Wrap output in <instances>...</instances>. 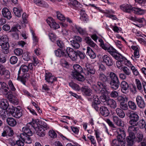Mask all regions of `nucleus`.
<instances>
[{
    "mask_svg": "<svg viewBox=\"0 0 146 146\" xmlns=\"http://www.w3.org/2000/svg\"><path fill=\"white\" fill-rule=\"evenodd\" d=\"M126 115L130 119L129 122V124L131 125L129 127V135L127 137L126 140L127 142L131 145L134 143L135 138V133L139 129V127L135 126L138 125L139 116L136 112L131 110L128 111L126 113Z\"/></svg>",
    "mask_w": 146,
    "mask_h": 146,
    "instance_id": "nucleus-1",
    "label": "nucleus"
},
{
    "mask_svg": "<svg viewBox=\"0 0 146 146\" xmlns=\"http://www.w3.org/2000/svg\"><path fill=\"white\" fill-rule=\"evenodd\" d=\"M120 8L123 11L128 13L134 11V12L136 14L142 15L144 12V11L141 8L136 7L132 8L131 5L128 4L122 5L121 6Z\"/></svg>",
    "mask_w": 146,
    "mask_h": 146,
    "instance_id": "nucleus-2",
    "label": "nucleus"
},
{
    "mask_svg": "<svg viewBox=\"0 0 146 146\" xmlns=\"http://www.w3.org/2000/svg\"><path fill=\"white\" fill-rule=\"evenodd\" d=\"M7 36L5 35H3L0 38V46H1L3 51L5 54L9 52V46Z\"/></svg>",
    "mask_w": 146,
    "mask_h": 146,
    "instance_id": "nucleus-3",
    "label": "nucleus"
},
{
    "mask_svg": "<svg viewBox=\"0 0 146 146\" xmlns=\"http://www.w3.org/2000/svg\"><path fill=\"white\" fill-rule=\"evenodd\" d=\"M110 80L108 77L102 73H101L99 75V81L97 82V84L99 87L102 89H105L106 88V84L105 82L110 81Z\"/></svg>",
    "mask_w": 146,
    "mask_h": 146,
    "instance_id": "nucleus-4",
    "label": "nucleus"
},
{
    "mask_svg": "<svg viewBox=\"0 0 146 146\" xmlns=\"http://www.w3.org/2000/svg\"><path fill=\"white\" fill-rule=\"evenodd\" d=\"M35 124L32 122L28 123L26 126L22 128L23 133L27 134V135L29 136L32 135L33 134L32 130L33 129L35 128Z\"/></svg>",
    "mask_w": 146,
    "mask_h": 146,
    "instance_id": "nucleus-5",
    "label": "nucleus"
},
{
    "mask_svg": "<svg viewBox=\"0 0 146 146\" xmlns=\"http://www.w3.org/2000/svg\"><path fill=\"white\" fill-rule=\"evenodd\" d=\"M82 38L78 36H74L73 39L70 41L72 46L76 49H78L80 47V43L82 41Z\"/></svg>",
    "mask_w": 146,
    "mask_h": 146,
    "instance_id": "nucleus-6",
    "label": "nucleus"
},
{
    "mask_svg": "<svg viewBox=\"0 0 146 146\" xmlns=\"http://www.w3.org/2000/svg\"><path fill=\"white\" fill-rule=\"evenodd\" d=\"M118 135L117 136V139H119L121 141H125V133L123 129L122 128H119L117 131Z\"/></svg>",
    "mask_w": 146,
    "mask_h": 146,
    "instance_id": "nucleus-7",
    "label": "nucleus"
},
{
    "mask_svg": "<svg viewBox=\"0 0 146 146\" xmlns=\"http://www.w3.org/2000/svg\"><path fill=\"white\" fill-rule=\"evenodd\" d=\"M136 102L138 107L141 109H144L146 106V104L143 99L141 96H137L136 97Z\"/></svg>",
    "mask_w": 146,
    "mask_h": 146,
    "instance_id": "nucleus-8",
    "label": "nucleus"
},
{
    "mask_svg": "<svg viewBox=\"0 0 146 146\" xmlns=\"http://www.w3.org/2000/svg\"><path fill=\"white\" fill-rule=\"evenodd\" d=\"M102 62L108 66H112L113 64V60L111 58L104 55L102 57Z\"/></svg>",
    "mask_w": 146,
    "mask_h": 146,
    "instance_id": "nucleus-9",
    "label": "nucleus"
},
{
    "mask_svg": "<svg viewBox=\"0 0 146 146\" xmlns=\"http://www.w3.org/2000/svg\"><path fill=\"white\" fill-rule=\"evenodd\" d=\"M8 90L9 88L6 84L4 82H0V90L1 91L3 94L5 96L7 95L9 92Z\"/></svg>",
    "mask_w": 146,
    "mask_h": 146,
    "instance_id": "nucleus-10",
    "label": "nucleus"
},
{
    "mask_svg": "<svg viewBox=\"0 0 146 146\" xmlns=\"http://www.w3.org/2000/svg\"><path fill=\"white\" fill-rule=\"evenodd\" d=\"M0 74L1 76L3 75L7 78H9L10 76V72L1 64H0Z\"/></svg>",
    "mask_w": 146,
    "mask_h": 146,
    "instance_id": "nucleus-11",
    "label": "nucleus"
},
{
    "mask_svg": "<svg viewBox=\"0 0 146 146\" xmlns=\"http://www.w3.org/2000/svg\"><path fill=\"white\" fill-rule=\"evenodd\" d=\"M2 13L3 17L8 20L10 19L12 17V15L10 11L6 7L2 9Z\"/></svg>",
    "mask_w": 146,
    "mask_h": 146,
    "instance_id": "nucleus-12",
    "label": "nucleus"
},
{
    "mask_svg": "<svg viewBox=\"0 0 146 146\" xmlns=\"http://www.w3.org/2000/svg\"><path fill=\"white\" fill-rule=\"evenodd\" d=\"M45 79L49 83L52 84L54 81L57 80L56 78L53 76L50 72L46 73L45 74Z\"/></svg>",
    "mask_w": 146,
    "mask_h": 146,
    "instance_id": "nucleus-13",
    "label": "nucleus"
},
{
    "mask_svg": "<svg viewBox=\"0 0 146 146\" xmlns=\"http://www.w3.org/2000/svg\"><path fill=\"white\" fill-rule=\"evenodd\" d=\"M17 79L20 80L23 84L25 85L26 80L28 78L29 76V74L27 73H24L21 74V73L18 74Z\"/></svg>",
    "mask_w": 146,
    "mask_h": 146,
    "instance_id": "nucleus-14",
    "label": "nucleus"
},
{
    "mask_svg": "<svg viewBox=\"0 0 146 146\" xmlns=\"http://www.w3.org/2000/svg\"><path fill=\"white\" fill-rule=\"evenodd\" d=\"M74 70L72 72V75H75L76 74H79L83 72L82 68L78 64H75L73 66Z\"/></svg>",
    "mask_w": 146,
    "mask_h": 146,
    "instance_id": "nucleus-15",
    "label": "nucleus"
},
{
    "mask_svg": "<svg viewBox=\"0 0 146 146\" xmlns=\"http://www.w3.org/2000/svg\"><path fill=\"white\" fill-rule=\"evenodd\" d=\"M30 136L27 135V134L22 133L20 134V139L24 142L28 144H30L32 141L30 137Z\"/></svg>",
    "mask_w": 146,
    "mask_h": 146,
    "instance_id": "nucleus-16",
    "label": "nucleus"
},
{
    "mask_svg": "<svg viewBox=\"0 0 146 146\" xmlns=\"http://www.w3.org/2000/svg\"><path fill=\"white\" fill-rule=\"evenodd\" d=\"M22 111L23 110L20 106L15 108V110L12 114V116L17 118H19L23 115Z\"/></svg>",
    "mask_w": 146,
    "mask_h": 146,
    "instance_id": "nucleus-17",
    "label": "nucleus"
},
{
    "mask_svg": "<svg viewBox=\"0 0 146 146\" xmlns=\"http://www.w3.org/2000/svg\"><path fill=\"white\" fill-rule=\"evenodd\" d=\"M85 70H86L88 74L89 73L92 74H94L95 72V69L93 66L90 64L87 63L85 64Z\"/></svg>",
    "mask_w": 146,
    "mask_h": 146,
    "instance_id": "nucleus-18",
    "label": "nucleus"
},
{
    "mask_svg": "<svg viewBox=\"0 0 146 146\" xmlns=\"http://www.w3.org/2000/svg\"><path fill=\"white\" fill-rule=\"evenodd\" d=\"M121 90L123 93L126 94L128 92L129 86L128 83L124 81H122L121 84Z\"/></svg>",
    "mask_w": 146,
    "mask_h": 146,
    "instance_id": "nucleus-19",
    "label": "nucleus"
},
{
    "mask_svg": "<svg viewBox=\"0 0 146 146\" xmlns=\"http://www.w3.org/2000/svg\"><path fill=\"white\" fill-rule=\"evenodd\" d=\"M81 90L84 94L86 96H90L92 94V90L88 86H83Z\"/></svg>",
    "mask_w": 146,
    "mask_h": 146,
    "instance_id": "nucleus-20",
    "label": "nucleus"
},
{
    "mask_svg": "<svg viewBox=\"0 0 146 146\" xmlns=\"http://www.w3.org/2000/svg\"><path fill=\"white\" fill-rule=\"evenodd\" d=\"M9 104L6 100H0V108L4 110H7L9 107Z\"/></svg>",
    "mask_w": 146,
    "mask_h": 146,
    "instance_id": "nucleus-21",
    "label": "nucleus"
},
{
    "mask_svg": "<svg viewBox=\"0 0 146 146\" xmlns=\"http://www.w3.org/2000/svg\"><path fill=\"white\" fill-rule=\"evenodd\" d=\"M101 114L104 117L108 116L110 114L109 111L107 108L104 106H102L100 109Z\"/></svg>",
    "mask_w": 146,
    "mask_h": 146,
    "instance_id": "nucleus-22",
    "label": "nucleus"
},
{
    "mask_svg": "<svg viewBox=\"0 0 146 146\" xmlns=\"http://www.w3.org/2000/svg\"><path fill=\"white\" fill-rule=\"evenodd\" d=\"M55 55L59 57H63L65 56L68 57L66 56V54L61 49L59 48L56 50L54 51Z\"/></svg>",
    "mask_w": 146,
    "mask_h": 146,
    "instance_id": "nucleus-23",
    "label": "nucleus"
},
{
    "mask_svg": "<svg viewBox=\"0 0 146 146\" xmlns=\"http://www.w3.org/2000/svg\"><path fill=\"white\" fill-rule=\"evenodd\" d=\"M106 105L108 106L111 108L112 109H115L117 107L116 102L113 99H109L107 102Z\"/></svg>",
    "mask_w": 146,
    "mask_h": 146,
    "instance_id": "nucleus-24",
    "label": "nucleus"
},
{
    "mask_svg": "<svg viewBox=\"0 0 146 146\" xmlns=\"http://www.w3.org/2000/svg\"><path fill=\"white\" fill-rule=\"evenodd\" d=\"M86 49V54L91 58L94 59L96 57V54L90 47L89 46L87 47Z\"/></svg>",
    "mask_w": 146,
    "mask_h": 146,
    "instance_id": "nucleus-25",
    "label": "nucleus"
},
{
    "mask_svg": "<svg viewBox=\"0 0 146 146\" xmlns=\"http://www.w3.org/2000/svg\"><path fill=\"white\" fill-rule=\"evenodd\" d=\"M13 12L16 16L20 17H21V13H23V10L20 7H15L13 9Z\"/></svg>",
    "mask_w": 146,
    "mask_h": 146,
    "instance_id": "nucleus-26",
    "label": "nucleus"
},
{
    "mask_svg": "<svg viewBox=\"0 0 146 146\" xmlns=\"http://www.w3.org/2000/svg\"><path fill=\"white\" fill-rule=\"evenodd\" d=\"M70 4L71 6L75 7L76 9H80L82 7V5L76 0H71L70 1Z\"/></svg>",
    "mask_w": 146,
    "mask_h": 146,
    "instance_id": "nucleus-27",
    "label": "nucleus"
},
{
    "mask_svg": "<svg viewBox=\"0 0 146 146\" xmlns=\"http://www.w3.org/2000/svg\"><path fill=\"white\" fill-rule=\"evenodd\" d=\"M34 3L37 5L43 7H46L48 5L44 1L41 0H33Z\"/></svg>",
    "mask_w": 146,
    "mask_h": 146,
    "instance_id": "nucleus-28",
    "label": "nucleus"
},
{
    "mask_svg": "<svg viewBox=\"0 0 146 146\" xmlns=\"http://www.w3.org/2000/svg\"><path fill=\"white\" fill-rule=\"evenodd\" d=\"M7 122L8 124L10 126L14 127L17 124V122L13 118L9 117L7 119Z\"/></svg>",
    "mask_w": 146,
    "mask_h": 146,
    "instance_id": "nucleus-29",
    "label": "nucleus"
},
{
    "mask_svg": "<svg viewBox=\"0 0 146 146\" xmlns=\"http://www.w3.org/2000/svg\"><path fill=\"white\" fill-rule=\"evenodd\" d=\"M119 81L115 82H110V85L111 88L114 90L117 89L119 86Z\"/></svg>",
    "mask_w": 146,
    "mask_h": 146,
    "instance_id": "nucleus-30",
    "label": "nucleus"
},
{
    "mask_svg": "<svg viewBox=\"0 0 146 146\" xmlns=\"http://www.w3.org/2000/svg\"><path fill=\"white\" fill-rule=\"evenodd\" d=\"M29 67L27 65L24 64H22L20 67L18 71L19 74H21V71L22 70L23 73H27L29 71Z\"/></svg>",
    "mask_w": 146,
    "mask_h": 146,
    "instance_id": "nucleus-31",
    "label": "nucleus"
},
{
    "mask_svg": "<svg viewBox=\"0 0 146 146\" xmlns=\"http://www.w3.org/2000/svg\"><path fill=\"white\" fill-rule=\"evenodd\" d=\"M124 141H121L119 139H115L112 140L111 143V146H120V145L124 143Z\"/></svg>",
    "mask_w": 146,
    "mask_h": 146,
    "instance_id": "nucleus-32",
    "label": "nucleus"
},
{
    "mask_svg": "<svg viewBox=\"0 0 146 146\" xmlns=\"http://www.w3.org/2000/svg\"><path fill=\"white\" fill-rule=\"evenodd\" d=\"M109 76L110 79V82L119 81L118 78L116 75L113 72H110Z\"/></svg>",
    "mask_w": 146,
    "mask_h": 146,
    "instance_id": "nucleus-33",
    "label": "nucleus"
},
{
    "mask_svg": "<svg viewBox=\"0 0 146 146\" xmlns=\"http://www.w3.org/2000/svg\"><path fill=\"white\" fill-rule=\"evenodd\" d=\"M75 79L79 81H83L84 80L85 78L83 75L81 73L79 74H76L75 75H72Z\"/></svg>",
    "mask_w": 146,
    "mask_h": 146,
    "instance_id": "nucleus-34",
    "label": "nucleus"
},
{
    "mask_svg": "<svg viewBox=\"0 0 146 146\" xmlns=\"http://www.w3.org/2000/svg\"><path fill=\"white\" fill-rule=\"evenodd\" d=\"M80 10L81 15V19L84 22H87L88 20L87 15L85 13V11L83 9H81Z\"/></svg>",
    "mask_w": 146,
    "mask_h": 146,
    "instance_id": "nucleus-35",
    "label": "nucleus"
},
{
    "mask_svg": "<svg viewBox=\"0 0 146 146\" xmlns=\"http://www.w3.org/2000/svg\"><path fill=\"white\" fill-rule=\"evenodd\" d=\"M107 51L113 57L117 53V50L111 46L108 47Z\"/></svg>",
    "mask_w": 146,
    "mask_h": 146,
    "instance_id": "nucleus-36",
    "label": "nucleus"
},
{
    "mask_svg": "<svg viewBox=\"0 0 146 146\" xmlns=\"http://www.w3.org/2000/svg\"><path fill=\"white\" fill-rule=\"evenodd\" d=\"M115 59L118 60V61H123L124 60H126V58L122 56L121 54L119 53L118 52L113 57Z\"/></svg>",
    "mask_w": 146,
    "mask_h": 146,
    "instance_id": "nucleus-37",
    "label": "nucleus"
},
{
    "mask_svg": "<svg viewBox=\"0 0 146 146\" xmlns=\"http://www.w3.org/2000/svg\"><path fill=\"white\" fill-rule=\"evenodd\" d=\"M116 112L117 115L120 117L123 118L125 116L124 112L121 109L117 108L116 109Z\"/></svg>",
    "mask_w": 146,
    "mask_h": 146,
    "instance_id": "nucleus-38",
    "label": "nucleus"
},
{
    "mask_svg": "<svg viewBox=\"0 0 146 146\" xmlns=\"http://www.w3.org/2000/svg\"><path fill=\"white\" fill-rule=\"evenodd\" d=\"M86 43L92 47H94L96 46V44L89 37H87L85 38Z\"/></svg>",
    "mask_w": 146,
    "mask_h": 146,
    "instance_id": "nucleus-39",
    "label": "nucleus"
},
{
    "mask_svg": "<svg viewBox=\"0 0 146 146\" xmlns=\"http://www.w3.org/2000/svg\"><path fill=\"white\" fill-rule=\"evenodd\" d=\"M129 107L132 110L135 111L137 109V106L136 104L133 102L129 101L128 102Z\"/></svg>",
    "mask_w": 146,
    "mask_h": 146,
    "instance_id": "nucleus-40",
    "label": "nucleus"
},
{
    "mask_svg": "<svg viewBox=\"0 0 146 146\" xmlns=\"http://www.w3.org/2000/svg\"><path fill=\"white\" fill-rule=\"evenodd\" d=\"M73 60H76L78 58V51L75 52L74 51L70 53L69 56Z\"/></svg>",
    "mask_w": 146,
    "mask_h": 146,
    "instance_id": "nucleus-41",
    "label": "nucleus"
},
{
    "mask_svg": "<svg viewBox=\"0 0 146 146\" xmlns=\"http://www.w3.org/2000/svg\"><path fill=\"white\" fill-rule=\"evenodd\" d=\"M101 103H92V106L96 111H98L100 110V108L102 107L100 105Z\"/></svg>",
    "mask_w": 146,
    "mask_h": 146,
    "instance_id": "nucleus-42",
    "label": "nucleus"
},
{
    "mask_svg": "<svg viewBox=\"0 0 146 146\" xmlns=\"http://www.w3.org/2000/svg\"><path fill=\"white\" fill-rule=\"evenodd\" d=\"M69 85L74 90L78 91L80 89L79 86L73 82L69 83Z\"/></svg>",
    "mask_w": 146,
    "mask_h": 146,
    "instance_id": "nucleus-43",
    "label": "nucleus"
},
{
    "mask_svg": "<svg viewBox=\"0 0 146 146\" xmlns=\"http://www.w3.org/2000/svg\"><path fill=\"white\" fill-rule=\"evenodd\" d=\"M121 69L124 73L126 75L129 76L131 72L130 70L126 66H124L121 68Z\"/></svg>",
    "mask_w": 146,
    "mask_h": 146,
    "instance_id": "nucleus-44",
    "label": "nucleus"
},
{
    "mask_svg": "<svg viewBox=\"0 0 146 146\" xmlns=\"http://www.w3.org/2000/svg\"><path fill=\"white\" fill-rule=\"evenodd\" d=\"M36 134L38 136L43 137L45 135L46 132L43 129H38L36 132Z\"/></svg>",
    "mask_w": 146,
    "mask_h": 146,
    "instance_id": "nucleus-45",
    "label": "nucleus"
},
{
    "mask_svg": "<svg viewBox=\"0 0 146 146\" xmlns=\"http://www.w3.org/2000/svg\"><path fill=\"white\" fill-rule=\"evenodd\" d=\"M117 101L119 102L120 104H121L124 103L125 101H127V98L126 97L124 98L122 96H119L117 97Z\"/></svg>",
    "mask_w": 146,
    "mask_h": 146,
    "instance_id": "nucleus-46",
    "label": "nucleus"
},
{
    "mask_svg": "<svg viewBox=\"0 0 146 146\" xmlns=\"http://www.w3.org/2000/svg\"><path fill=\"white\" fill-rule=\"evenodd\" d=\"M145 122L143 119H141L139 120L138 122V125L140 128L141 129H143L145 125Z\"/></svg>",
    "mask_w": 146,
    "mask_h": 146,
    "instance_id": "nucleus-47",
    "label": "nucleus"
},
{
    "mask_svg": "<svg viewBox=\"0 0 146 146\" xmlns=\"http://www.w3.org/2000/svg\"><path fill=\"white\" fill-rule=\"evenodd\" d=\"M113 121L116 123V124L119 126H122L121 124V120L118 117L115 116L113 117Z\"/></svg>",
    "mask_w": 146,
    "mask_h": 146,
    "instance_id": "nucleus-48",
    "label": "nucleus"
},
{
    "mask_svg": "<svg viewBox=\"0 0 146 146\" xmlns=\"http://www.w3.org/2000/svg\"><path fill=\"white\" fill-rule=\"evenodd\" d=\"M106 96L105 95L101 96H100V100L102 102L104 105H106L107 104V102L108 100Z\"/></svg>",
    "mask_w": 146,
    "mask_h": 146,
    "instance_id": "nucleus-49",
    "label": "nucleus"
},
{
    "mask_svg": "<svg viewBox=\"0 0 146 146\" xmlns=\"http://www.w3.org/2000/svg\"><path fill=\"white\" fill-rule=\"evenodd\" d=\"M130 67L134 75L137 76L139 74L138 70L135 66L132 65Z\"/></svg>",
    "mask_w": 146,
    "mask_h": 146,
    "instance_id": "nucleus-50",
    "label": "nucleus"
},
{
    "mask_svg": "<svg viewBox=\"0 0 146 146\" xmlns=\"http://www.w3.org/2000/svg\"><path fill=\"white\" fill-rule=\"evenodd\" d=\"M14 52L16 55L19 56L22 54L23 51L21 49L18 48L14 50Z\"/></svg>",
    "mask_w": 146,
    "mask_h": 146,
    "instance_id": "nucleus-51",
    "label": "nucleus"
},
{
    "mask_svg": "<svg viewBox=\"0 0 146 146\" xmlns=\"http://www.w3.org/2000/svg\"><path fill=\"white\" fill-rule=\"evenodd\" d=\"M51 28H53L55 29H56L60 28L59 25L56 23L54 21L53 19H52V23Z\"/></svg>",
    "mask_w": 146,
    "mask_h": 146,
    "instance_id": "nucleus-52",
    "label": "nucleus"
},
{
    "mask_svg": "<svg viewBox=\"0 0 146 146\" xmlns=\"http://www.w3.org/2000/svg\"><path fill=\"white\" fill-rule=\"evenodd\" d=\"M76 28L78 32L82 35H84L86 34V31L85 29H83L80 27H76Z\"/></svg>",
    "mask_w": 146,
    "mask_h": 146,
    "instance_id": "nucleus-53",
    "label": "nucleus"
},
{
    "mask_svg": "<svg viewBox=\"0 0 146 146\" xmlns=\"http://www.w3.org/2000/svg\"><path fill=\"white\" fill-rule=\"evenodd\" d=\"M22 57L24 60L27 61H29L30 59L29 53L27 52H25L22 56Z\"/></svg>",
    "mask_w": 146,
    "mask_h": 146,
    "instance_id": "nucleus-54",
    "label": "nucleus"
},
{
    "mask_svg": "<svg viewBox=\"0 0 146 146\" xmlns=\"http://www.w3.org/2000/svg\"><path fill=\"white\" fill-rule=\"evenodd\" d=\"M48 134L50 137L53 139L56 138L57 136V134L53 130H50L49 131Z\"/></svg>",
    "mask_w": 146,
    "mask_h": 146,
    "instance_id": "nucleus-55",
    "label": "nucleus"
},
{
    "mask_svg": "<svg viewBox=\"0 0 146 146\" xmlns=\"http://www.w3.org/2000/svg\"><path fill=\"white\" fill-rule=\"evenodd\" d=\"M17 61L18 58L16 56H12L10 58V63L12 64H16L17 62Z\"/></svg>",
    "mask_w": 146,
    "mask_h": 146,
    "instance_id": "nucleus-56",
    "label": "nucleus"
},
{
    "mask_svg": "<svg viewBox=\"0 0 146 146\" xmlns=\"http://www.w3.org/2000/svg\"><path fill=\"white\" fill-rule=\"evenodd\" d=\"M135 81L137 89L139 90H141L142 88V87L140 81L138 79H135Z\"/></svg>",
    "mask_w": 146,
    "mask_h": 146,
    "instance_id": "nucleus-57",
    "label": "nucleus"
},
{
    "mask_svg": "<svg viewBox=\"0 0 146 146\" xmlns=\"http://www.w3.org/2000/svg\"><path fill=\"white\" fill-rule=\"evenodd\" d=\"M56 13L57 17L59 20L62 21L65 20V18L64 16L59 12H57Z\"/></svg>",
    "mask_w": 146,
    "mask_h": 146,
    "instance_id": "nucleus-58",
    "label": "nucleus"
},
{
    "mask_svg": "<svg viewBox=\"0 0 146 146\" xmlns=\"http://www.w3.org/2000/svg\"><path fill=\"white\" fill-rule=\"evenodd\" d=\"M50 39L52 41L54 42L56 39V35L53 33H50L48 34Z\"/></svg>",
    "mask_w": 146,
    "mask_h": 146,
    "instance_id": "nucleus-59",
    "label": "nucleus"
},
{
    "mask_svg": "<svg viewBox=\"0 0 146 146\" xmlns=\"http://www.w3.org/2000/svg\"><path fill=\"white\" fill-rule=\"evenodd\" d=\"M56 42L58 46L60 48H63L65 47V44L63 41L58 40Z\"/></svg>",
    "mask_w": 146,
    "mask_h": 146,
    "instance_id": "nucleus-60",
    "label": "nucleus"
},
{
    "mask_svg": "<svg viewBox=\"0 0 146 146\" xmlns=\"http://www.w3.org/2000/svg\"><path fill=\"white\" fill-rule=\"evenodd\" d=\"M38 124L40 125L45 128L46 129L49 128V127L47 124L44 121H39Z\"/></svg>",
    "mask_w": 146,
    "mask_h": 146,
    "instance_id": "nucleus-61",
    "label": "nucleus"
},
{
    "mask_svg": "<svg viewBox=\"0 0 146 146\" xmlns=\"http://www.w3.org/2000/svg\"><path fill=\"white\" fill-rule=\"evenodd\" d=\"M93 101L92 103H101L100 100L99 99L98 97L96 95H94L93 96L92 98Z\"/></svg>",
    "mask_w": 146,
    "mask_h": 146,
    "instance_id": "nucleus-62",
    "label": "nucleus"
},
{
    "mask_svg": "<svg viewBox=\"0 0 146 146\" xmlns=\"http://www.w3.org/2000/svg\"><path fill=\"white\" fill-rule=\"evenodd\" d=\"M110 96L111 98H116L118 96V94L117 91H113L111 92Z\"/></svg>",
    "mask_w": 146,
    "mask_h": 146,
    "instance_id": "nucleus-63",
    "label": "nucleus"
},
{
    "mask_svg": "<svg viewBox=\"0 0 146 146\" xmlns=\"http://www.w3.org/2000/svg\"><path fill=\"white\" fill-rule=\"evenodd\" d=\"M119 106L120 108L123 110H126L128 109V106L127 104L124 102L120 104Z\"/></svg>",
    "mask_w": 146,
    "mask_h": 146,
    "instance_id": "nucleus-64",
    "label": "nucleus"
}]
</instances>
